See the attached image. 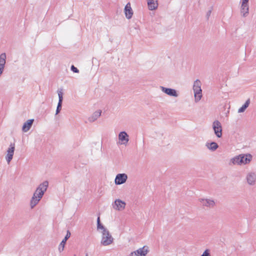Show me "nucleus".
I'll return each instance as SVG.
<instances>
[{"instance_id":"obj_1","label":"nucleus","mask_w":256,"mask_h":256,"mask_svg":"<svg viewBox=\"0 0 256 256\" xmlns=\"http://www.w3.org/2000/svg\"><path fill=\"white\" fill-rule=\"evenodd\" d=\"M48 186V182L47 180L39 184L30 200L31 208L35 206L42 198L45 192H46Z\"/></svg>"},{"instance_id":"obj_2","label":"nucleus","mask_w":256,"mask_h":256,"mask_svg":"<svg viewBox=\"0 0 256 256\" xmlns=\"http://www.w3.org/2000/svg\"><path fill=\"white\" fill-rule=\"evenodd\" d=\"M193 90L194 94V100L196 102H197L200 100L202 97L201 82L200 80H196L194 81L193 85Z\"/></svg>"},{"instance_id":"obj_3","label":"nucleus","mask_w":256,"mask_h":256,"mask_svg":"<svg viewBox=\"0 0 256 256\" xmlns=\"http://www.w3.org/2000/svg\"><path fill=\"white\" fill-rule=\"evenodd\" d=\"M102 238L101 244L104 246H107L110 244L114 240V238L110 234L108 230L104 229L102 231Z\"/></svg>"},{"instance_id":"obj_4","label":"nucleus","mask_w":256,"mask_h":256,"mask_svg":"<svg viewBox=\"0 0 256 256\" xmlns=\"http://www.w3.org/2000/svg\"><path fill=\"white\" fill-rule=\"evenodd\" d=\"M212 128L214 130V134L218 138H220L222 136V126L220 122L218 120H216L213 122Z\"/></svg>"},{"instance_id":"obj_5","label":"nucleus","mask_w":256,"mask_h":256,"mask_svg":"<svg viewBox=\"0 0 256 256\" xmlns=\"http://www.w3.org/2000/svg\"><path fill=\"white\" fill-rule=\"evenodd\" d=\"M249 0H242L240 7V12L243 17L248 16L249 13V6L248 2Z\"/></svg>"},{"instance_id":"obj_6","label":"nucleus","mask_w":256,"mask_h":256,"mask_svg":"<svg viewBox=\"0 0 256 256\" xmlns=\"http://www.w3.org/2000/svg\"><path fill=\"white\" fill-rule=\"evenodd\" d=\"M15 150V145L14 144H10V147L8 148L6 152V159L8 164L10 162L13 158V156L14 154V152Z\"/></svg>"},{"instance_id":"obj_7","label":"nucleus","mask_w":256,"mask_h":256,"mask_svg":"<svg viewBox=\"0 0 256 256\" xmlns=\"http://www.w3.org/2000/svg\"><path fill=\"white\" fill-rule=\"evenodd\" d=\"M246 178L249 185H254L256 182V173L254 172H248L246 174Z\"/></svg>"},{"instance_id":"obj_8","label":"nucleus","mask_w":256,"mask_h":256,"mask_svg":"<svg viewBox=\"0 0 256 256\" xmlns=\"http://www.w3.org/2000/svg\"><path fill=\"white\" fill-rule=\"evenodd\" d=\"M148 252V248L144 246L136 251L132 252L130 256H146Z\"/></svg>"},{"instance_id":"obj_9","label":"nucleus","mask_w":256,"mask_h":256,"mask_svg":"<svg viewBox=\"0 0 256 256\" xmlns=\"http://www.w3.org/2000/svg\"><path fill=\"white\" fill-rule=\"evenodd\" d=\"M128 179V176L126 174H119L116 176L115 184L120 185L124 184Z\"/></svg>"},{"instance_id":"obj_10","label":"nucleus","mask_w":256,"mask_h":256,"mask_svg":"<svg viewBox=\"0 0 256 256\" xmlns=\"http://www.w3.org/2000/svg\"><path fill=\"white\" fill-rule=\"evenodd\" d=\"M203 206L212 208L215 206V202L212 199L200 198L199 200Z\"/></svg>"},{"instance_id":"obj_11","label":"nucleus","mask_w":256,"mask_h":256,"mask_svg":"<svg viewBox=\"0 0 256 256\" xmlns=\"http://www.w3.org/2000/svg\"><path fill=\"white\" fill-rule=\"evenodd\" d=\"M160 88L164 92L170 96L178 97V96L176 90L174 89L167 88L162 86H160Z\"/></svg>"},{"instance_id":"obj_12","label":"nucleus","mask_w":256,"mask_h":256,"mask_svg":"<svg viewBox=\"0 0 256 256\" xmlns=\"http://www.w3.org/2000/svg\"><path fill=\"white\" fill-rule=\"evenodd\" d=\"M241 165H244L249 164L252 160V156L250 154H240Z\"/></svg>"},{"instance_id":"obj_13","label":"nucleus","mask_w":256,"mask_h":256,"mask_svg":"<svg viewBox=\"0 0 256 256\" xmlns=\"http://www.w3.org/2000/svg\"><path fill=\"white\" fill-rule=\"evenodd\" d=\"M125 206L126 203L119 199L116 200L113 204L114 208L118 210H123Z\"/></svg>"},{"instance_id":"obj_14","label":"nucleus","mask_w":256,"mask_h":256,"mask_svg":"<svg viewBox=\"0 0 256 256\" xmlns=\"http://www.w3.org/2000/svg\"><path fill=\"white\" fill-rule=\"evenodd\" d=\"M124 14L126 17L128 19H130L132 18L133 11L130 2L128 3L124 7Z\"/></svg>"},{"instance_id":"obj_15","label":"nucleus","mask_w":256,"mask_h":256,"mask_svg":"<svg viewBox=\"0 0 256 256\" xmlns=\"http://www.w3.org/2000/svg\"><path fill=\"white\" fill-rule=\"evenodd\" d=\"M63 93L62 92V90H58V102L57 106V108L56 110V114H58L60 111L62 107V102L63 100L62 97Z\"/></svg>"},{"instance_id":"obj_16","label":"nucleus","mask_w":256,"mask_h":256,"mask_svg":"<svg viewBox=\"0 0 256 256\" xmlns=\"http://www.w3.org/2000/svg\"><path fill=\"white\" fill-rule=\"evenodd\" d=\"M71 234L69 230H68L66 232V236H65L64 239L62 241L60 244L59 245L58 250L60 252H62L64 250L65 244L67 241V240L70 236Z\"/></svg>"},{"instance_id":"obj_17","label":"nucleus","mask_w":256,"mask_h":256,"mask_svg":"<svg viewBox=\"0 0 256 256\" xmlns=\"http://www.w3.org/2000/svg\"><path fill=\"white\" fill-rule=\"evenodd\" d=\"M118 138L119 140L122 142V144H126L128 140V135L126 132H121L118 134Z\"/></svg>"},{"instance_id":"obj_18","label":"nucleus","mask_w":256,"mask_h":256,"mask_svg":"<svg viewBox=\"0 0 256 256\" xmlns=\"http://www.w3.org/2000/svg\"><path fill=\"white\" fill-rule=\"evenodd\" d=\"M34 122V119H30L28 120L26 122L24 123L22 128V130L24 132H27L31 128Z\"/></svg>"},{"instance_id":"obj_19","label":"nucleus","mask_w":256,"mask_h":256,"mask_svg":"<svg viewBox=\"0 0 256 256\" xmlns=\"http://www.w3.org/2000/svg\"><path fill=\"white\" fill-rule=\"evenodd\" d=\"M206 146L209 150L212 152H214L218 148V145L216 142H206Z\"/></svg>"},{"instance_id":"obj_20","label":"nucleus","mask_w":256,"mask_h":256,"mask_svg":"<svg viewBox=\"0 0 256 256\" xmlns=\"http://www.w3.org/2000/svg\"><path fill=\"white\" fill-rule=\"evenodd\" d=\"M102 111L100 110H98L96 111L93 113L92 116L88 118V120L90 122H94L101 115Z\"/></svg>"},{"instance_id":"obj_21","label":"nucleus","mask_w":256,"mask_h":256,"mask_svg":"<svg viewBox=\"0 0 256 256\" xmlns=\"http://www.w3.org/2000/svg\"><path fill=\"white\" fill-rule=\"evenodd\" d=\"M148 8L150 10H154L158 8V4L155 0H147Z\"/></svg>"},{"instance_id":"obj_22","label":"nucleus","mask_w":256,"mask_h":256,"mask_svg":"<svg viewBox=\"0 0 256 256\" xmlns=\"http://www.w3.org/2000/svg\"><path fill=\"white\" fill-rule=\"evenodd\" d=\"M240 154H239L238 156H236L232 158L230 160V165H231V164H234V165L237 164V165L241 166L240 160H241V158H240Z\"/></svg>"},{"instance_id":"obj_23","label":"nucleus","mask_w":256,"mask_h":256,"mask_svg":"<svg viewBox=\"0 0 256 256\" xmlns=\"http://www.w3.org/2000/svg\"><path fill=\"white\" fill-rule=\"evenodd\" d=\"M250 104V99L248 98L246 100V102L244 104L238 109V112L241 113V112H244L245 111V110H246V108Z\"/></svg>"},{"instance_id":"obj_24","label":"nucleus","mask_w":256,"mask_h":256,"mask_svg":"<svg viewBox=\"0 0 256 256\" xmlns=\"http://www.w3.org/2000/svg\"><path fill=\"white\" fill-rule=\"evenodd\" d=\"M97 228L98 230L101 229L104 230V229H106L104 226L100 223V218L98 216L97 218Z\"/></svg>"},{"instance_id":"obj_25","label":"nucleus","mask_w":256,"mask_h":256,"mask_svg":"<svg viewBox=\"0 0 256 256\" xmlns=\"http://www.w3.org/2000/svg\"><path fill=\"white\" fill-rule=\"evenodd\" d=\"M201 256H210V250L208 249L206 250Z\"/></svg>"},{"instance_id":"obj_26","label":"nucleus","mask_w":256,"mask_h":256,"mask_svg":"<svg viewBox=\"0 0 256 256\" xmlns=\"http://www.w3.org/2000/svg\"><path fill=\"white\" fill-rule=\"evenodd\" d=\"M71 70L75 72V73H78L79 72V70L75 67L74 65H72L70 68Z\"/></svg>"},{"instance_id":"obj_27","label":"nucleus","mask_w":256,"mask_h":256,"mask_svg":"<svg viewBox=\"0 0 256 256\" xmlns=\"http://www.w3.org/2000/svg\"><path fill=\"white\" fill-rule=\"evenodd\" d=\"M211 14H212V10H210L207 12L206 14V17L208 20L209 17L210 16Z\"/></svg>"},{"instance_id":"obj_28","label":"nucleus","mask_w":256,"mask_h":256,"mask_svg":"<svg viewBox=\"0 0 256 256\" xmlns=\"http://www.w3.org/2000/svg\"><path fill=\"white\" fill-rule=\"evenodd\" d=\"M86 256H88V254H86Z\"/></svg>"},{"instance_id":"obj_29","label":"nucleus","mask_w":256,"mask_h":256,"mask_svg":"<svg viewBox=\"0 0 256 256\" xmlns=\"http://www.w3.org/2000/svg\"><path fill=\"white\" fill-rule=\"evenodd\" d=\"M74 256H76V255H74Z\"/></svg>"}]
</instances>
